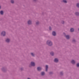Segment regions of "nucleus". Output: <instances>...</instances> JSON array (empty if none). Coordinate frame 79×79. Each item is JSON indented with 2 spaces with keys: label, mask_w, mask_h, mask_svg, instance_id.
Instances as JSON below:
<instances>
[{
  "label": "nucleus",
  "mask_w": 79,
  "mask_h": 79,
  "mask_svg": "<svg viewBox=\"0 0 79 79\" xmlns=\"http://www.w3.org/2000/svg\"><path fill=\"white\" fill-rule=\"evenodd\" d=\"M52 35L54 36H55V35H56V32H54V31H53L52 32Z\"/></svg>",
  "instance_id": "nucleus-5"
},
{
  "label": "nucleus",
  "mask_w": 79,
  "mask_h": 79,
  "mask_svg": "<svg viewBox=\"0 0 79 79\" xmlns=\"http://www.w3.org/2000/svg\"><path fill=\"white\" fill-rule=\"evenodd\" d=\"M49 29L50 30H52V28H51V27H49Z\"/></svg>",
  "instance_id": "nucleus-22"
},
{
  "label": "nucleus",
  "mask_w": 79,
  "mask_h": 79,
  "mask_svg": "<svg viewBox=\"0 0 79 79\" xmlns=\"http://www.w3.org/2000/svg\"><path fill=\"white\" fill-rule=\"evenodd\" d=\"M66 37L67 39H69V35H66Z\"/></svg>",
  "instance_id": "nucleus-12"
},
{
  "label": "nucleus",
  "mask_w": 79,
  "mask_h": 79,
  "mask_svg": "<svg viewBox=\"0 0 79 79\" xmlns=\"http://www.w3.org/2000/svg\"><path fill=\"white\" fill-rule=\"evenodd\" d=\"M27 79H30L29 78H28Z\"/></svg>",
  "instance_id": "nucleus-26"
},
{
  "label": "nucleus",
  "mask_w": 79,
  "mask_h": 79,
  "mask_svg": "<svg viewBox=\"0 0 79 79\" xmlns=\"http://www.w3.org/2000/svg\"><path fill=\"white\" fill-rule=\"evenodd\" d=\"M54 61L55 62H56V63H57V62L58 61V60L57 58H56L54 60Z\"/></svg>",
  "instance_id": "nucleus-4"
},
{
  "label": "nucleus",
  "mask_w": 79,
  "mask_h": 79,
  "mask_svg": "<svg viewBox=\"0 0 79 79\" xmlns=\"http://www.w3.org/2000/svg\"><path fill=\"white\" fill-rule=\"evenodd\" d=\"M64 21H62V24H64Z\"/></svg>",
  "instance_id": "nucleus-23"
},
{
  "label": "nucleus",
  "mask_w": 79,
  "mask_h": 79,
  "mask_svg": "<svg viewBox=\"0 0 79 79\" xmlns=\"http://www.w3.org/2000/svg\"><path fill=\"white\" fill-rule=\"evenodd\" d=\"M0 13L1 15H3V11H1Z\"/></svg>",
  "instance_id": "nucleus-16"
},
{
  "label": "nucleus",
  "mask_w": 79,
  "mask_h": 79,
  "mask_svg": "<svg viewBox=\"0 0 79 79\" xmlns=\"http://www.w3.org/2000/svg\"><path fill=\"white\" fill-rule=\"evenodd\" d=\"M75 15H77V16H78V15H79V13L78 12H76L75 13Z\"/></svg>",
  "instance_id": "nucleus-15"
},
{
  "label": "nucleus",
  "mask_w": 79,
  "mask_h": 79,
  "mask_svg": "<svg viewBox=\"0 0 79 79\" xmlns=\"http://www.w3.org/2000/svg\"><path fill=\"white\" fill-rule=\"evenodd\" d=\"M39 22H36V24H39Z\"/></svg>",
  "instance_id": "nucleus-24"
},
{
  "label": "nucleus",
  "mask_w": 79,
  "mask_h": 79,
  "mask_svg": "<svg viewBox=\"0 0 79 79\" xmlns=\"http://www.w3.org/2000/svg\"><path fill=\"white\" fill-rule=\"evenodd\" d=\"M42 69L40 67H38L37 70L38 71H40Z\"/></svg>",
  "instance_id": "nucleus-7"
},
{
  "label": "nucleus",
  "mask_w": 79,
  "mask_h": 79,
  "mask_svg": "<svg viewBox=\"0 0 79 79\" xmlns=\"http://www.w3.org/2000/svg\"><path fill=\"white\" fill-rule=\"evenodd\" d=\"M48 69V65H46V71H47Z\"/></svg>",
  "instance_id": "nucleus-9"
},
{
  "label": "nucleus",
  "mask_w": 79,
  "mask_h": 79,
  "mask_svg": "<svg viewBox=\"0 0 79 79\" xmlns=\"http://www.w3.org/2000/svg\"><path fill=\"white\" fill-rule=\"evenodd\" d=\"M6 33L5 31L2 32L1 33V35H2V36H5V35Z\"/></svg>",
  "instance_id": "nucleus-2"
},
{
  "label": "nucleus",
  "mask_w": 79,
  "mask_h": 79,
  "mask_svg": "<svg viewBox=\"0 0 79 79\" xmlns=\"http://www.w3.org/2000/svg\"><path fill=\"white\" fill-rule=\"evenodd\" d=\"M70 31H71V32H73V31H74V29L71 28L70 29Z\"/></svg>",
  "instance_id": "nucleus-13"
},
{
  "label": "nucleus",
  "mask_w": 79,
  "mask_h": 79,
  "mask_svg": "<svg viewBox=\"0 0 79 79\" xmlns=\"http://www.w3.org/2000/svg\"><path fill=\"white\" fill-rule=\"evenodd\" d=\"M77 67H79V63H78L77 64Z\"/></svg>",
  "instance_id": "nucleus-19"
},
{
  "label": "nucleus",
  "mask_w": 79,
  "mask_h": 79,
  "mask_svg": "<svg viewBox=\"0 0 79 79\" xmlns=\"http://www.w3.org/2000/svg\"><path fill=\"white\" fill-rule=\"evenodd\" d=\"M77 7H78V8H79V4L77 3Z\"/></svg>",
  "instance_id": "nucleus-17"
},
{
  "label": "nucleus",
  "mask_w": 79,
  "mask_h": 79,
  "mask_svg": "<svg viewBox=\"0 0 79 79\" xmlns=\"http://www.w3.org/2000/svg\"><path fill=\"white\" fill-rule=\"evenodd\" d=\"M1 8V6H0V9Z\"/></svg>",
  "instance_id": "nucleus-25"
},
{
  "label": "nucleus",
  "mask_w": 79,
  "mask_h": 79,
  "mask_svg": "<svg viewBox=\"0 0 79 79\" xmlns=\"http://www.w3.org/2000/svg\"><path fill=\"white\" fill-rule=\"evenodd\" d=\"M44 74H45V73H44V72H42L41 73V75L42 76H44Z\"/></svg>",
  "instance_id": "nucleus-14"
},
{
  "label": "nucleus",
  "mask_w": 79,
  "mask_h": 79,
  "mask_svg": "<svg viewBox=\"0 0 79 79\" xmlns=\"http://www.w3.org/2000/svg\"><path fill=\"white\" fill-rule=\"evenodd\" d=\"M63 2H64V3H67V2L66 0H63Z\"/></svg>",
  "instance_id": "nucleus-18"
},
{
  "label": "nucleus",
  "mask_w": 79,
  "mask_h": 79,
  "mask_svg": "<svg viewBox=\"0 0 79 79\" xmlns=\"http://www.w3.org/2000/svg\"><path fill=\"white\" fill-rule=\"evenodd\" d=\"M10 41V39H6V41L7 42H9Z\"/></svg>",
  "instance_id": "nucleus-8"
},
{
  "label": "nucleus",
  "mask_w": 79,
  "mask_h": 79,
  "mask_svg": "<svg viewBox=\"0 0 79 79\" xmlns=\"http://www.w3.org/2000/svg\"><path fill=\"white\" fill-rule=\"evenodd\" d=\"M31 55H32V56H34V53H31Z\"/></svg>",
  "instance_id": "nucleus-20"
},
{
  "label": "nucleus",
  "mask_w": 79,
  "mask_h": 79,
  "mask_svg": "<svg viewBox=\"0 0 79 79\" xmlns=\"http://www.w3.org/2000/svg\"><path fill=\"white\" fill-rule=\"evenodd\" d=\"M11 3H14V1L13 0H11Z\"/></svg>",
  "instance_id": "nucleus-21"
},
{
  "label": "nucleus",
  "mask_w": 79,
  "mask_h": 79,
  "mask_svg": "<svg viewBox=\"0 0 79 79\" xmlns=\"http://www.w3.org/2000/svg\"><path fill=\"white\" fill-rule=\"evenodd\" d=\"M47 43L48 45L50 46L51 45H52V42H51V41H50V40H48L47 41Z\"/></svg>",
  "instance_id": "nucleus-1"
},
{
  "label": "nucleus",
  "mask_w": 79,
  "mask_h": 79,
  "mask_svg": "<svg viewBox=\"0 0 79 79\" xmlns=\"http://www.w3.org/2000/svg\"><path fill=\"white\" fill-rule=\"evenodd\" d=\"M28 24H31V21L30 20H29L28 21Z\"/></svg>",
  "instance_id": "nucleus-6"
},
{
  "label": "nucleus",
  "mask_w": 79,
  "mask_h": 79,
  "mask_svg": "<svg viewBox=\"0 0 79 79\" xmlns=\"http://www.w3.org/2000/svg\"><path fill=\"white\" fill-rule=\"evenodd\" d=\"M50 54L51 55H52V56H53V55H54V53H53V52H52L50 53Z\"/></svg>",
  "instance_id": "nucleus-10"
},
{
  "label": "nucleus",
  "mask_w": 79,
  "mask_h": 79,
  "mask_svg": "<svg viewBox=\"0 0 79 79\" xmlns=\"http://www.w3.org/2000/svg\"><path fill=\"white\" fill-rule=\"evenodd\" d=\"M31 66H35V63L34 62H31Z\"/></svg>",
  "instance_id": "nucleus-3"
},
{
  "label": "nucleus",
  "mask_w": 79,
  "mask_h": 79,
  "mask_svg": "<svg viewBox=\"0 0 79 79\" xmlns=\"http://www.w3.org/2000/svg\"><path fill=\"white\" fill-rule=\"evenodd\" d=\"M71 63L72 64H74L75 63V61L74 60H73L71 61Z\"/></svg>",
  "instance_id": "nucleus-11"
}]
</instances>
